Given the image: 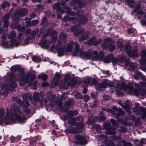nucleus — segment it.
I'll use <instances>...</instances> for the list:
<instances>
[{
  "instance_id": "nucleus-1",
  "label": "nucleus",
  "mask_w": 146,
  "mask_h": 146,
  "mask_svg": "<svg viewBox=\"0 0 146 146\" xmlns=\"http://www.w3.org/2000/svg\"><path fill=\"white\" fill-rule=\"evenodd\" d=\"M23 113L19 110L17 106L13 108H11L10 113L8 108L6 109V113L5 114L4 110L0 109V124L3 123L7 124L10 123L18 122L23 123L25 122L27 118L25 114H28L30 113V110L27 107L23 108Z\"/></svg>"
},
{
  "instance_id": "nucleus-2",
  "label": "nucleus",
  "mask_w": 146,
  "mask_h": 146,
  "mask_svg": "<svg viewBox=\"0 0 146 146\" xmlns=\"http://www.w3.org/2000/svg\"><path fill=\"white\" fill-rule=\"evenodd\" d=\"M20 76L19 75H17L15 76H11V75H7V76L9 77L11 76V78H7V80H9V82L11 83V84L9 86L7 84H5L1 87V90L2 93H5L8 90L13 91L14 90V88L17 86V84L15 83V82L19 80L20 79V84L21 86H22L25 84L28 83V84L31 86H33L34 88H35L37 85L36 82H34L32 84L31 83L32 80L31 78H30V81L29 82L30 77L28 74H27L25 77L24 76V72L23 69H21L19 70Z\"/></svg>"
},
{
  "instance_id": "nucleus-3",
  "label": "nucleus",
  "mask_w": 146,
  "mask_h": 146,
  "mask_svg": "<svg viewBox=\"0 0 146 146\" xmlns=\"http://www.w3.org/2000/svg\"><path fill=\"white\" fill-rule=\"evenodd\" d=\"M104 54L102 51H100V54L98 55L96 51H94L93 53L88 52H82L80 54V56L82 57H84L86 58H89L91 56L93 58V60H100L104 57Z\"/></svg>"
},
{
  "instance_id": "nucleus-4",
  "label": "nucleus",
  "mask_w": 146,
  "mask_h": 146,
  "mask_svg": "<svg viewBox=\"0 0 146 146\" xmlns=\"http://www.w3.org/2000/svg\"><path fill=\"white\" fill-rule=\"evenodd\" d=\"M114 83L112 81H110L107 79H104L103 82L98 85V87L97 86H96V88L97 89L99 90V88H105L108 85L110 87H113V88L110 90V92L111 93H112L115 91L117 90V87L119 86V85L118 84L117 86H113L114 85Z\"/></svg>"
},
{
  "instance_id": "nucleus-5",
  "label": "nucleus",
  "mask_w": 146,
  "mask_h": 146,
  "mask_svg": "<svg viewBox=\"0 0 146 146\" xmlns=\"http://www.w3.org/2000/svg\"><path fill=\"white\" fill-rule=\"evenodd\" d=\"M75 46V52H74L75 55H76L79 51V46L76 42H71L70 44H67V47L65 49L66 52H71L73 46Z\"/></svg>"
},
{
  "instance_id": "nucleus-6",
  "label": "nucleus",
  "mask_w": 146,
  "mask_h": 146,
  "mask_svg": "<svg viewBox=\"0 0 146 146\" xmlns=\"http://www.w3.org/2000/svg\"><path fill=\"white\" fill-rule=\"evenodd\" d=\"M111 41L110 39H105L104 40V43L102 44V47L103 50L108 48L110 51H113L115 48L114 45L110 44Z\"/></svg>"
},
{
  "instance_id": "nucleus-7",
  "label": "nucleus",
  "mask_w": 146,
  "mask_h": 146,
  "mask_svg": "<svg viewBox=\"0 0 146 146\" xmlns=\"http://www.w3.org/2000/svg\"><path fill=\"white\" fill-rule=\"evenodd\" d=\"M131 46H128L126 48L125 50V51L127 53L128 56L129 57H131L133 58L135 56L137 57L138 56V54L136 53L137 51V47L136 46H135L134 47V50L133 51H131Z\"/></svg>"
},
{
  "instance_id": "nucleus-8",
  "label": "nucleus",
  "mask_w": 146,
  "mask_h": 146,
  "mask_svg": "<svg viewBox=\"0 0 146 146\" xmlns=\"http://www.w3.org/2000/svg\"><path fill=\"white\" fill-rule=\"evenodd\" d=\"M16 36V34L14 31L11 32L9 36V38L11 39L10 42L11 44V47L17 46L20 43L14 38Z\"/></svg>"
},
{
  "instance_id": "nucleus-9",
  "label": "nucleus",
  "mask_w": 146,
  "mask_h": 146,
  "mask_svg": "<svg viewBox=\"0 0 146 146\" xmlns=\"http://www.w3.org/2000/svg\"><path fill=\"white\" fill-rule=\"evenodd\" d=\"M125 57L124 56H122V57H121L119 59V60L116 58H114L113 59V64H115L116 63H118L119 62H123V64H124L125 67H127L128 66V64L129 63L130 61L129 60H125Z\"/></svg>"
},
{
  "instance_id": "nucleus-10",
  "label": "nucleus",
  "mask_w": 146,
  "mask_h": 146,
  "mask_svg": "<svg viewBox=\"0 0 146 146\" xmlns=\"http://www.w3.org/2000/svg\"><path fill=\"white\" fill-rule=\"evenodd\" d=\"M84 125L82 123H81L79 128H76L75 127H70L68 129H67L65 130L66 133H77L80 132V128L83 127Z\"/></svg>"
},
{
  "instance_id": "nucleus-11",
  "label": "nucleus",
  "mask_w": 146,
  "mask_h": 146,
  "mask_svg": "<svg viewBox=\"0 0 146 146\" xmlns=\"http://www.w3.org/2000/svg\"><path fill=\"white\" fill-rule=\"evenodd\" d=\"M75 138L76 139L75 142L76 144L83 145L87 143L85 138L80 135H76L75 136Z\"/></svg>"
},
{
  "instance_id": "nucleus-12",
  "label": "nucleus",
  "mask_w": 146,
  "mask_h": 146,
  "mask_svg": "<svg viewBox=\"0 0 146 146\" xmlns=\"http://www.w3.org/2000/svg\"><path fill=\"white\" fill-rule=\"evenodd\" d=\"M60 43L59 42H58L56 45L55 48L58 51V55L59 56H61L63 55L64 54V50L63 47L62 46H60Z\"/></svg>"
},
{
  "instance_id": "nucleus-13",
  "label": "nucleus",
  "mask_w": 146,
  "mask_h": 146,
  "mask_svg": "<svg viewBox=\"0 0 146 146\" xmlns=\"http://www.w3.org/2000/svg\"><path fill=\"white\" fill-rule=\"evenodd\" d=\"M141 59L140 60V63L143 66L145 64L144 67V71L146 72V59H144L143 58L145 57L146 56V51L143 50L142 51L141 54Z\"/></svg>"
},
{
  "instance_id": "nucleus-14",
  "label": "nucleus",
  "mask_w": 146,
  "mask_h": 146,
  "mask_svg": "<svg viewBox=\"0 0 146 146\" xmlns=\"http://www.w3.org/2000/svg\"><path fill=\"white\" fill-rule=\"evenodd\" d=\"M109 111L113 115H115L117 116H119L123 113L121 109H119L115 106L113 107L112 110H109Z\"/></svg>"
},
{
  "instance_id": "nucleus-15",
  "label": "nucleus",
  "mask_w": 146,
  "mask_h": 146,
  "mask_svg": "<svg viewBox=\"0 0 146 146\" xmlns=\"http://www.w3.org/2000/svg\"><path fill=\"white\" fill-rule=\"evenodd\" d=\"M101 41V40H100L96 41V38L95 37H93L88 40V43L90 45L96 46L99 44Z\"/></svg>"
},
{
  "instance_id": "nucleus-16",
  "label": "nucleus",
  "mask_w": 146,
  "mask_h": 146,
  "mask_svg": "<svg viewBox=\"0 0 146 146\" xmlns=\"http://www.w3.org/2000/svg\"><path fill=\"white\" fill-rule=\"evenodd\" d=\"M60 76V74L58 73H56L55 74V77L54 78V81H52L51 86L53 88L58 85V79Z\"/></svg>"
},
{
  "instance_id": "nucleus-17",
  "label": "nucleus",
  "mask_w": 146,
  "mask_h": 146,
  "mask_svg": "<svg viewBox=\"0 0 146 146\" xmlns=\"http://www.w3.org/2000/svg\"><path fill=\"white\" fill-rule=\"evenodd\" d=\"M23 98L24 100H25L24 102L27 105H29L28 101L27 100L29 99L31 100L32 99V95L30 93H27V94H23Z\"/></svg>"
},
{
  "instance_id": "nucleus-18",
  "label": "nucleus",
  "mask_w": 146,
  "mask_h": 146,
  "mask_svg": "<svg viewBox=\"0 0 146 146\" xmlns=\"http://www.w3.org/2000/svg\"><path fill=\"white\" fill-rule=\"evenodd\" d=\"M131 92H133L134 94L136 96H138L139 94H141L142 96H144L146 94V90L145 91L143 90H134L132 89L131 90Z\"/></svg>"
},
{
  "instance_id": "nucleus-19",
  "label": "nucleus",
  "mask_w": 146,
  "mask_h": 146,
  "mask_svg": "<svg viewBox=\"0 0 146 146\" xmlns=\"http://www.w3.org/2000/svg\"><path fill=\"white\" fill-rule=\"evenodd\" d=\"M47 35H48L50 34V36L52 37V40L53 39H57L56 35L57 34V32L55 31H52L51 29L49 31H47Z\"/></svg>"
},
{
  "instance_id": "nucleus-20",
  "label": "nucleus",
  "mask_w": 146,
  "mask_h": 146,
  "mask_svg": "<svg viewBox=\"0 0 146 146\" xmlns=\"http://www.w3.org/2000/svg\"><path fill=\"white\" fill-rule=\"evenodd\" d=\"M16 13L20 15L23 16L27 13V10L25 8L21 9H19L16 11Z\"/></svg>"
},
{
  "instance_id": "nucleus-21",
  "label": "nucleus",
  "mask_w": 146,
  "mask_h": 146,
  "mask_svg": "<svg viewBox=\"0 0 146 146\" xmlns=\"http://www.w3.org/2000/svg\"><path fill=\"white\" fill-rule=\"evenodd\" d=\"M113 58V56L111 54L106 57L104 59L103 62L105 63H108L110 62Z\"/></svg>"
},
{
  "instance_id": "nucleus-22",
  "label": "nucleus",
  "mask_w": 146,
  "mask_h": 146,
  "mask_svg": "<svg viewBox=\"0 0 146 146\" xmlns=\"http://www.w3.org/2000/svg\"><path fill=\"white\" fill-rule=\"evenodd\" d=\"M140 75L141 76L140 78L142 80L145 81L140 83L141 86L142 87H146V78L145 76L142 74H140Z\"/></svg>"
},
{
  "instance_id": "nucleus-23",
  "label": "nucleus",
  "mask_w": 146,
  "mask_h": 146,
  "mask_svg": "<svg viewBox=\"0 0 146 146\" xmlns=\"http://www.w3.org/2000/svg\"><path fill=\"white\" fill-rule=\"evenodd\" d=\"M46 41L44 40H42L41 42L40 43L41 47L44 48H47L48 47V46L46 44Z\"/></svg>"
},
{
  "instance_id": "nucleus-24",
  "label": "nucleus",
  "mask_w": 146,
  "mask_h": 146,
  "mask_svg": "<svg viewBox=\"0 0 146 146\" xmlns=\"http://www.w3.org/2000/svg\"><path fill=\"white\" fill-rule=\"evenodd\" d=\"M135 74L134 75V77L135 79L136 80L138 79L139 78H140L141 75L140 74H142L137 71H134Z\"/></svg>"
},
{
  "instance_id": "nucleus-25",
  "label": "nucleus",
  "mask_w": 146,
  "mask_h": 146,
  "mask_svg": "<svg viewBox=\"0 0 146 146\" xmlns=\"http://www.w3.org/2000/svg\"><path fill=\"white\" fill-rule=\"evenodd\" d=\"M137 67V64L134 63H132L129 65V69L131 70H133L134 71H135V70L136 69Z\"/></svg>"
},
{
  "instance_id": "nucleus-26",
  "label": "nucleus",
  "mask_w": 146,
  "mask_h": 146,
  "mask_svg": "<svg viewBox=\"0 0 146 146\" xmlns=\"http://www.w3.org/2000/svg\"><path fill=\"white\" fill-rule=\"evenodd\" d=\"M38 78H41L43 80H45L48 78V75L45 74H41L39 75Z\"/></svg>"
},
{
  "instance_id": "nucleus-27",
  "label": "nucleus",
  "mask_w": 146,
  "mask_h": 146,
  "mask_svg": "<svg viewBox=\"0 0 146 146\" xmlns=\"http://www.w3.org/2000/svg\"><path fill=\"white\" fill-rule=\"evenodd\" d=\"M41 58L39 57L33 56L32 57V60L36 62H38L41 61Z\"/></svg>"
},
{
  "instance_id": "nucleus-28",
  "label": "nucleus",
  "mask_w": 146,
  "mask_h": 146,
  "mask_svg": "<svg viewBox=\"0 0 146 146\" xmlns=\"http://www.w3.org/2000/svg\"><path fill=\"white\" fill-rule=\"evenodd\" d=\"M91 81V78L90 77H86V79H85L84 81V83L86 85H88Z\"/></svg>"
},
{
  "instance_id": "nucleus-29",
  "label": "nucleus",
  "mask_w": 146,
  "mask_h": 146,
  "mask_svg": "<svg viewBox=\"0 0 146 146\" xmlns=\"http://www.w3.org/2000/svg\"><path fill=\"white\" fill-rule=\"evenodd\" d=\"M39 94L37 92H35L33 94V98L35 100L37 101L39 100Z\"/></svg>"
},
{
  "instance_id": "nucleus-30",
  "label": "nucleus",
  "mask_w": 146,
  "mask_h": 146,
  "mask_svg": "<svg viewBox=\"0 0 146 146\" xmlns=\"http://www.w3.org/2000/svg\"><path fill=\"white\" fill-rule=\"evenodd\" d=\"M78 113V112L77 111L73 112L72 111H69L67 113V114H69L70 116H72L74 115H77Z\"/></svg>"
},
{
  "instance_id": "nucleus-31",
  "label": "nucleus",
  "mask_w": 146,
  "mask_h": 146,
  "mask_svg": "<svg viewBox=\"0 0 146 146\" xmlns=\"http://www.w3.org/2000/svg\"><path fill=\"white\" fill-rule=\"evenodd\" d=\"M2 44L3 47L4 48H8L10 47L9 43L6 41L3 42Z\"/></svg>"
},
{
  "instance_id": "nucleus-32",
  "label": "nucleus",
  "mask_w": 146,
  "mask_h": 146,
  "mask_svg": "<svg viewBox=\"0 0 146 146\" xmlns=\"http://www.w3.org/2000/svg\"><path fill=\"white\" fill-rule=\"evenodd\" d=\"M59 38L60 39L64 40L66 38V37L64 33H62L60 34Z\"/></svg>"
},
{
  "instance_id": "nucleus-33",
  "label": "nucleus",
  "mask_w": 146,
  "mask_h": 146,
  "mask_svg": "<svg viewBox=\"0 0 146 146\" xmlns=\"http://www.w3.org/2000/svg\"><path fill=\"white\" fill-rule=\"evenodd\" d=\"M88 37V35L86 34L85 35H82V36H80L79 38V39L80 40H85L87 39Z\"/></svg>"
},
{
  "instance_id": "nucleus-34",
  "label": "nucleus",
  "mask_w": 146,
  "mask_h": 146,
  "mask_svg": "<svg viewBox=\"0 0 146 146\" xmlns=\"http://www.w3.org/2000/svg\"><path fill=\"white\" fill-rule=\"evenodd\" d=\"M127 32L128 33H134L136 32V31L135 29L131 28L128 29Z\"/></svg>"
},
{
  "instance_id": "nucleus-35",
  "label": "nucleus",
  "mask_w": 146,
  "mask_h": 146,
  "mask_svg": "<svg viewBox=\"0 0 146 146\" xmlns=\"http://www.w3.org/2000/svg\"><path fill=\"white\" fill-rule=\"evenodd\" d=\"M39 22V21L37 20H33L31 23L30 25H34L37 24Z\"/></svg>"
},
{
  "instance_id": "nucleus-36",
  "label": "nucleus",
  "mask_w": 146,
  "mask_h": 146,
  "mask_svg": "<svg viewBox=\"0 0 146 146\" xmlns=\"http://www.w3.org/2000/svg\"><path fill=\"white\" fill-rule=\"evenodd\" d=\"M11 69L13 71H17L18 70V67L16 66H13L11 67Z\"/></svg>"
},
{
  "instance_id": "nucleus-37",
  "label": "nucleus",
  "mask_w": 146,
  "mask_h": 146,
  "mask_svg": "<svg viewBox=\"0 0 146 146\" xmlns=\"http://www.w3.org/2000/svg\"><path fill=\"white\" fill-rule=\"evenodd\" d=\"M13 101H15L17 102V103H21V101L19 100V99L16 97H15L13 98Z\"/></svg>"
},
{
  "instance_id": "nucleus-38",
  "label": "nucleus",
  "mask_w": 146,
  "mask_h": 146,
  "mask_svg": "<svg viewBox=\"0 0 146 146\" xmlns=\"http://www.w3.org/2000/svg\"><path fill=\"white\" fill-rule=\"evenodd\" d=\"M75 97L78 98H82V97L81 94L77 93L75 95Z\"/></svg>"
},
{
  "instance_id": "nucleus-39",
  "label": "nucleus",
  "mask_w": 146,
  "mask_h": 146,
  "mask_svg": "<svg viewBox=\"0 0 146 146\" xmlns=\"http://www.w3.org/2000/svg\"><path fill=\"white\" fill-rule=\"evenodd\" d=\"M80 27H79L78 28H76V29H75V35H76V36H77L78 35V34H77V32L78 33L79 32V31H83V29H82V30H80Z\"/></svg>"
},
{
  "instance_id": "nucleus-40",
  "label": "nucleus",
  "mask_w": 146,
  "mask_h": 146,
  "mask_svg": "<svg viewBox=\"0 0 146 146\" xmlns=\"http://www.w3.org/2000/svg\"><path fill=\"white\" fill-rule=\"evenodd\" d=\"M121 106L125 110H126L127 111H129V110H127V108H129V105H126V106H124L123 104H121Z\"/></svg>"
},
{
  "instance_id": "nucleus-41",
  "label": "nucleus",
  "mask_w": 146,
  "mask_h": 146,
  "mask_svg": "<svg viewBox=\"0 0 146 146\" xmlns=\"http://www.w3.org/2000/svg\"><path fill=\"white\" fill-rule=\"evenodd\" d=\"M25 20L26 21L27 26L28 27H29V26L28 25V24L29 23V22H30L31 21L30 19L29 18H26L25 19Z\"/></svg>"
},
{
  "instance_id": "nucleus-42",
  "label": "nucleus",
  "mask_w": 146,
  "mask_h": 146,
  "mask_svg": "<svg viewBox=\"0 0 146 146\" xmlns=\"http://www.w3.org/2000/svg\"><path fill=\"white\" fill-rule=\"evenodd\" d=\"M103 73L104 74H106V75L103 76V77H107L109 75V73H108V71H102Z\"/></svg>"
},
{
  "instance_id": "nucleus-43",
  "label": "nucleus",
  "mask_w": 146,
  "mask_h": 146,
  "mask_svg": "<svg viewBox=\"0 0 146 146\" xmlns=\"http://www.w3.org/2000/svg\"><path fill=\"white\" fill-rule=\"evenodd\" d=\"M41 85L42 86L44 87L48 86V84L46 82H44L42 83Z\"/></svg>"
},
{
  "instance_id": "nucleus-44",
  "label": "nucleus",
  "mask_w": 146,
  "mask_h": 146,
  "mask_svg": "<svg viewBox=\"0 0 146 146\" xmlns=\"http://www.w3.org/2000/svg\"><path fill=\"white\" fill-rule=\"evenodd\" d=\"M9 15L7 14L4 17V19L6 20H7L9 18Z\"/></svg>"
},
{
  "instance_id": "nucleus-45",
  "label": "nucleus",
  "mask_w": 146,
  "mask_h": 146,
  "mask_svg": "<svg viewBox=\"0 0 146 146\" xmlns=\"http://www.w3.org/2000/svg\"><path fill=\"white\" fill-rule=\"evenodd\" d=\"M118 48H120L122 47V44L121 42H119L117 44Z\"/></svg>"
},
{
  "instance_id": "nucleus-46",
  "label": "nucleus",
  "mask_w": 146,
  "mask_h": 146,
  "mask_svg": "<svg viewBox=\"0 0 146 146\" xmlns=\"http://www.w3.org/2000/svg\"><path fill=\"white\" fill-rule=\"evenodd\" d=\"M46 17H44L42 19V23H44V25H45V23H45V21H46Z\"/></svg>"
},
{
  "instance_id": "nucleus-47",
  "label": "nucleus",
  "mask_w": 146,
  "mask_h": 146,
  "mask_svg": "<svg viewBox=\"0 0 146 146\" xmlns=\"http://www.w3.org/2000/svg\"><path fill=\"white\" fill-rule=\"evenodd\" d=\"M141 24L143 25H145L146 24V22L144 20H142L141 21Z\"/></svg>"
},
{
  "instance_id": "nucleus-48",
  "label": "nucleus",
  "mask_w": 146,
  "mask_h": 146,
  "mask_svg": "<svg viewBox=\"0 0 146 146\" xmlns=\"http://www.w3.org/2000/svg\"><path fill=\"white\" fill-rule=\"evenodd\" d=\"M39 96H40L41 98L43 97L44 96V94L43 92H40L39 94Z\"/></svg>"
},
{
  "instance_id": "nucleus-49",
  "label": "nucleus",
  "mask_w": 146,
  "mask_h": 146,
  "mask_svg": "<svg viewBox=\"0 0 146 146\" xmlns=\"http://www.w3.org/2000/svg\"><path fill=\"white\" fill-rule=\"evenodd\" d=\"M111 123H112L113 125H115V122L114 121V120L113 119H111L110 120Z\"/></svg>"
},
{
  "instance_id": "nucleus-50",
  "label": "nucleus",
  "mask_w": 146,
  "mask_h": 146,
  "mask_svg": "<svg viewBox=\"0 0 146 146\" xmlns=\"http://www.w3.org/2000/svg\"><path fill=\"white\" fill-rule=\"evenodd\" d=\"M96 82V80L95 79H93L92 81V84L95 85Z\"/></svg>"
},
{
  "instance_id": "nucleus-51",
  "label": "nucleus",
  "mask_w": 146,
  "mask_h": 146,
  "mask_svg": "<svg viewBox=\"0 0 146 146\" xmlns=\"http://www.w3.org/2000/svg\"><path fill=\"white\" fill-rule=\"evenodd\" d=\"M100 119L102 120H104L106 119L105 117H102V116H100Z\"/></svg>"
},
{
  "instance_id": "nucleus-52",
  "label": "nucleus",
  "mask_w": 146,
  "mask_h": 146,
  "mask_svg": "<svg viewBox=\"0 0 146 146\" xmlns=\"http://www.w3.org/2000/svg\"><path fill=\"white\" fill-rule=\"evenodd\" d=\"M36 15L35 14V13H32L31 15V17L34 18L35 17Z\"/></svg>"
},
{
  "instance_id": "nucleus-53",
  "label": "nucleus",
  "mask_w": 146,
  "mask_h": 146,
  "mask_svg": "<svg viewBox=\"0 0 146 146\" xmlns=\"http://www.w3.org/2000/svg\"><path fill=\"white\" fill-rule=\"evenodd\" d=\"M91 96L93 98H95L96 97V96L94 93H92L91 94Z\"/></svg>"
},
{
  "instance_id": "nucleus-54",
  "label": "nucleus",
  "mask_w": 146,
  "mask_h": 146,
  "mask_svg": "<svg viewBox=\"0 0 146 146\" xmlns=\"http://www.w3.org/2000/svg\"><path fill=\"white\" fill-rule=\"evenodd\" d=\"M6 36V34H3L2 36V37L3 39H5Z\"/></svg>"
},
{
  "instance_id": "nucleus-55",
  "label": "nucleus",
  "mask_w": 146,
  "mask_h": 146,
  "mask_svg": "<svg viewBox=\"0 0 146 146\" xmlns=\"http://www.w3.org/2000/svg\"><path fill=\"white\" fill-rule=\"evenodd\" d=\"M58 6V4H54L53 6V8L54 9H56Z\"/></svg>"
},
{
  "instance_id": "nucleus-56",
  "label": "nucleus",
  "mask_w": 146,
  "mask_h": 146,
  "mask_svg": "<svg viewBox=\"0 0 146 146\" xmlns=\"http://www.w3.org/2000/svg\"><path fill=\"white\" fill-rule=\"evenodd\" d=\"M22 36V35L21 33H20L18 36V37L19 39H21V37Z\"/></svg>"
},
{
  "instance_id": "nucleus-57",
  "label": "nucleus",
  "mask_w": 146,
  "mask_h": 146,
  "mask_svg": "<svg viewBox=\"0 0 146 146\" xmlns=\"http://www.w3.org/2000/svg\"><path fill=\"white\" fill-rule=\"evenodd\" d=\"M54 47H55V46L54 45H52L51 47V48H50V50L51 51H52L53 50V49L54 48Z\"/></svg>"
},
{
  "instance_id": "nucleus-58",
  "label": "nucleus",
  "mask_w": 146,
  "mask_h": 146,
  "mask_svg": "<svg viewBox=\"0 0 146 146\" xmlns=\"http://www.w3.org/2000/svg\"><path fill=\"white\" fill-rule=\"evenodd\" d=\"M130 145V143H125L124 146H129Z\"/></svg>"
},
{
  "instance_id": "nucleus-59",
  "label": "nucleus",
  "mask_w": 146,
  "mask_h": 146,
  "mask_svg": "<svg viewBox=\"0 0 146 146\" xmlns=\"http://www.w3.org/2000/svg\"><path fill=\"white\" fill-rule=\"evenodd\" d=\"M87 90L86 88L84 89L83 91V93L84 94L86 93L87 92Z\"/></svg>"
},
{
  "instance_id": "nucleus-60",
  "label": "nucleus",
  "mask_w": 146,
  "mask_h": 146,
  "mask_svg": "<svg viewBox=\"0 0 146 146\" xmlns=\"http://www.w3.org/2000/svg\"><path fill=\"white\" fill-rule=\"evenodd\" d=\"M115 133V131H114V130H113V131H110V134H113Z\"/></svg>"
},
{
  "instance_id": "nucleus-61",
  "label": "nucleus",
  "mask_w": 146,
  "mask_h": 146,
  "mask_svg": "<svg viewBox=\"0 0 146 146\" xmlns=\"http://www.w3.org/2000/svg\"><path fill=\"white\" fill-rule=\"evenodd\" d=\"M4 25L5 27L6 28L8 26V24L7 23H5V25Z\"/></svg>"
},
{
  "instance_id": "nucleus-62",
  "label": "nucleus",
  "mask_w": 146,
  "mask_h": 146,
  "mask_svg": "<svg viewBox=\"0 0 146 146\" xmlns=\"http://www.w3.org/2000/svg\"><path fill=\"white\" fill-rule=\"evenodd\" d=\"M68 76V75L66 76L65 78V80L66 81H67L66 80L68 79V78H70V77L69 76H68V77H67Z\"/></svg>"
},
{
  "instance_id": "nucleus-63",
  "label": "nucleus",
  "mask_w": 146,
  "mask_h": 146,
  "mask_svg": "<svg viewBox=\"0 0 146 146\" xmlns=\"http://www.w3.org/2000/svg\"><path fill=\"white\" fill-rule=\"evenodd\" d=\"M32 1L33 2H39L41 1V0H32Z\"/></svg>"
},
{
  "instance_id": "nucleus-64",
  "label": "nucleus",
  "mask_w": 146,
  "mask_h": 146,
  "mask_svg": "<svg viewBox=\"0 0 146 146\" xmlns=\"http://www.w3.org/2000/svg\"><path fill=\"white\" fill-rule=\"evenodd\" d=\"M52 97L51 95H49L48 96H47V97L49 99L50 98H51Z\"/></svg>"
}]
</instances>
